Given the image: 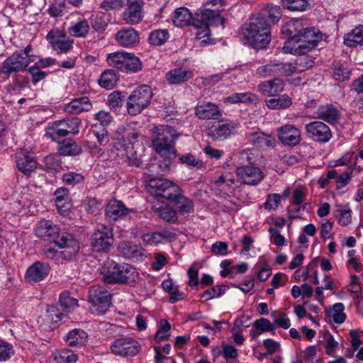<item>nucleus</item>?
Returning <instances> with one entry per match:
<instances>
[{
  "label": "nucleus",
  "mask_w": 363,
  "mask_h": 363,
  "mask_svg": "<svg viewBox=\"0 0 363 363\" xmlns=\"http://www.w3.org/2000/svg\"><path fill=\"white\" fill-rule=\"evenodd\" d=\"M285 38L293 44L296 54H306L313 49L321 40L320 33L313 28L304 27L303 21L292 20L287 22L281 28Z\"/></svg>",
  "instance_id": "f257e3e1"
},
{
  "label": "nucleus",
  "mask_w": 363,
  "mask_h": 363,
  "mask_svg": "<svg viewBox=\"0 0 363 363\" xmlns=\"http://www.w3.org/2000/svg\"><path fill=\"white\" fill-rule=\"evenodd\" d=\"M101 273L106 284L133 286L140 279L135 267L126 263L118 264L115 261L107 262L101 268Z\"/></svg>",
  "instance_id": "f03ea898"
},
{
  "label": "nucleus",
  "mask_w": 363,
  "mask_h": 363,
  "mask_svg": "<svg viewBox=\"0 0 363 363\" xmlns=\"http://www.w3.org/2000/svg\"><path fill=\"white\" fill-rule=\"evenodd\" d=\"M54 242L64 250L59 251L50 245H46L43 248V255L47 259L53 260L57 264L62 262L65 259H71L79 249L78 241L69 233H64L61 238Z\"/></svg>",
  "instance_id": "7ed1b4c3"
},
{
  "label": "nucleus",
  "mask_w": 363,
  "mask_h": 363,
  "mask_svg": "<svg viewBox=\"0 0 363 363\" xmlns=\"http://www.w3.org/2000/svg\"><path fill=\"white\" fill-rule=\"evenodd\" d=\"M224 22V18L218 11L205 9L200 13H196V19L193 22V27L198 30L196 33V39L201 40L202 43H207L210 38L209 26L223 25Z\"/></svg>",
  "instance_id": "20e7f679"
},
{
  "label": "nucleus",
  "mask_w": 363,
  "mask_h": 363,
  "mask_svg": "<svg viewBox=\"0 0 363 363\" xmlns=\"http://www.w3.org/2000/svg\"><path fill=\"white\" fill-rule=\"evenodd\" d=\"M155 133L157 137L152 140V145L156 152L176 157L174 142L178 138L176 130L168 125H160L155 128Z\"/></svg>",
  "instance_id": "39448f33"
},
{
  "label": "nucleus",
  "mask_w": 363,
  "mask_h": 363,
  "mask_svg": "<svg viewBox=\"0 0 363 363\" xmlns=\"http://www.w3.org/2000/svg\"><path fill=\"white\" fill-rule=\"evenodd\" d=\"M147 191L152 196L171 201L179 195L181 188L172 181L162 178H151L145 185Z\"/></svg>",
  "instance_id": "423d86ee"
},
{
  "label": "nucleus",
  "mask_w": 363,
  "mask_h": 363,
  "mask_svg": "<svg viewBox=\"0 0 363 363\" xmlns=\"http://www.w3.org/2000/svg\"><path fill=\"white\" fill-rule=\"evenodd\" d=\"M112 295L109 290L102 286L94 285L89 290V302L91 312L96 315L104 314L111 305Z\"/></svg>",
  "instance_id": "0eeeda50"
},
{
  "label": "nucleus",
  "mask_w": 363,
  "mask_h": 363,
  "mask_svg": "<svg viewBox=\"0 0 363 363\" xmlns=\"http://www.w3.org/2000/svg\"><path fill=\"white\" fill-rule=\"evenodd\" d=\"M152 91L150 86L141 85L135 89L127 99V111L131 116L140 113L150 104Z\"/></svg>",
  "instance_id": "6e6552de"
},
{
  "label": "nucleus",
  "mask_w": 363,
  "mask_h": 363,
  "mask_svg": "<svg viewBox=\"0 0 363 363\" xmlns=\"http://www.w3.org/2000/svg\"><path fill=\"white\" fill-rule=\"evenodd\" d=\"M114 242L112 228L104 224H98L90 238L92 250L97 252H108Z\"/></svg>",
  "instance_id": "1a4fd4ad"
},
{
  "label": "nucleus",
  "mask_w": 363,
  "mask_h": 363,
  "mask_svg": "<svg viewBox=\"0 0 363 363\" xmlns=\"http://www.w3.org/2000/svg\"><path fill=\"white\" fill-rule=\"evenodd\" d=\"M80 125L81 120L77 117L57 121L48 128L45 135L55 141L58 138L66 137L69 134L77 135L79 133Z\"/></svg>",
  "instance_id": "9d476101"
},
{
  "label": "nucleus",
  "mask_w": 363,
  "mask_h": 363,
  "mask_svg": "<svg viewBox=\"0 0 363 363\" xmlns=\"http://www.w3.org/2000/svg\"><path fill=\"white\" fill-rule=\"evenodd\" d=\"M111 352L118 357H133L138 354L140 350L139 342L130 337H123L116 339L110 345Z\"/></svg>",
  "instance_id": "9b49d317"
},
{
  "label": "nucleus",
  "mask_w": 363,
  "mask_h": 363,
  "mask_svg": "<svg viewBox=\"0 0 363 363\" xmlns=\"http://www.w3.org/2000/svg\"><path fill=\"white\" fill-rule=\"evenodd\" d=\"M305 130L308 138L319 143H328L333 136L330 128L320 121H313L306 124Z\"/></svg>",
  "instance_id": "f8f14e48"
},
{
  "label": "nucleus",
  "mask_w": 363,
  "mask_h": 363,
  "mask_svg": "<svg viewBox=\"0 0 363 363\" xmlns=\"http://www.w3.org/2000/svg\"><path fill=\"white\" fill-rule=\"evenodd\" d=\"M24 52L23 50H18L8 57L2 63L3 74L9 76L12 73L26 70L28 61Z\"/></svg>",
  "instance_id": "ddd939ff"
},
{
  "label": "nucleus",
  "mask_w": 363,
  "mask_h": 363,
  "mask_svg": "<svg viewBox=\"0 0 363 363\" xmlns=\"http://www.w3.org/2000/svg\"><path fill=\"white\" fill-rule=\"evenodd\" d=\"M65 232L50 220H40L35 228V235L44 240L56 242L59 240Z\"/></svg>",
  "instance_id": "4468645a"
},
{
  "label": "nucleus",
  "mask_w": 363,
  "mask_h": 363,
  "mask_svg": "<svg viewBox=\"0 0 363 363\" xmlns=\"http://www.w3.org/2000/svg\"><path fill=\"white\" fill-rule=\"evenodd\" d=\"M279 140L286 146L294 147L301 141V130L292 124H285L277 129Z\"/></svg>",
  "instance_id": "2eb2a0df"
},
{
  "label": "nucleus",
  "mask_w": 363,
  "mask_h": 363,
  "mask_svg": "<svg viewBox=\"0 0 363 363\" xmlns=\"http://www.w3.org/2000/svg\"><path fill=\"white\" fill-rule=\"evenodd\" d=\"M236 174L243 184L251 186L257 185L264 178V174L259 168L246 164L238 167Z\"/></svg>",
  "instance_id": "dca6fc26"
},
{
  "label": "nucleus",
  "mask_w": 363,
  "mask_h": 363,
  "mask_svg": "<svg viewBox=\"0 0 363 363\" xmlns=\"http://www.w3.org/2000/svg\"><path fill=\"white\" fill-rule=\"evenodd\" d=\"M143 1L142 0H128L127 7L123 13V20L128 25H136L143 18Z\"/></svg>",
  "instance_id": "f3484780"
},
{
  "label": "nucleus",
  "mask_w": 363,
  "mask_h": 363,
  "mask_svg": "<svg viewBox=\"0 0 363 363\" xmlns=\"http://www.w3.org/2000/svg\"><path fill=\"white\" fill-rule=\"evenodd\" d=\"M292 69L291 63H269L259 67L257 69V74L262 77H267L273 74L289 77L293 74Z\"/></svg>",
  "instance_id": "a211bd4d"
},
{
  "label": "nucleus",
  "mask_w": 363,
  "mask_h": 363,
  "mask_svg": "<svg viewBox=\"0 0 363 363\" xmlns=\"http://www.w3.org/2000/svg\"><path fill=\"white\" fill-rule=\"evenodd\" d=\"M195 115L201 120H218L222 111L216 104L203 101L196 106Z\"/></svg>",
  "instance_id": "6ab92c4d"
},
{
  "label": "nucleus",
  "mask_w": 363,
  "mask_h": 363,
  "mask_svg": "<svg viewBox=\"0 0 363 363\" xmlns=\"http://www.w3.org/2000/svg\"><path fill=\"white\" fill-rule=\"evenodd\" d=\"M236 127L233 122L213 125L207 128L206 134L214 141H222L231 136Z\"/></svg>",
  "instance_id": "aec40b11"
},
{
  "label": "nucleus",
  "mask_w": 363,
  "mask_h": 363,
  "mask_svg": "<svg viewBox=\"0 0 363 363\" xmlns=\"http://www.w3.org/2000/svg\"><path fill=\"white\" fill-rule=\"evenodd\" d=\"M16 167L22 174L29 176L38 167V162L32 153L21 151L16 156Z\"/></svg>",
  "instance_id": "412c9836"
},
{
  "label": "nucleus",
  "mask_w": 363,
  "mask_h": 363,
  "mask_svg": "<svg viewBox=\"0 0 363 363\" xmlns=\"http://www.w3.org/2000/svg\"><path fill=\"white\" fill-rule=\"evenodd\" d=\"M255 30H261L262 33H267V35H271L269 24L267 23L266 18L262 15L259 14L250 18L249 23L245 24L244 28L243 35L245 38H252Z\"/></svg>",
  "instance_id": "4be33fe9"
},
{
  "label": "nucleus",
  "mask_w": 363,
  "mask_h": 363,
  "mask_svg": "<svg viewBox=\"0 0 363 363\" xmlns=\"http://www.w3.org/2000/svg\"><path fill=\"white\" fill-rule=\"evenodd\" d=\"M49 272L48 264L35 262L28 268L25 274V279L28 283H37L43 280Z\"/></svg>",
  "instance_id": "5701e85b"
},
{
  "label": "nucleus",
  "mask_w": 363,
  "mask_h": 363,
  "mask_svg": "<svg viewBox=\"0 0 363 363\" xmlns=\"http://www.w3.org/2000/svg\"><path fill=\"white\" fill-rule=\"evenodd\" d=\"M130 212V209L126 208L123 203L116 199L109 201L106 207V218L109 221H116L119 218H123Z\"/></svg>",
  "instance_id": "b1692460"
},
{
  "label": "nucleus",
  "mask_w": 363,
  "mask_h": 363,
  "mask_svg": "<svg viewBox=\"0 0 363 363\" xmlns=\"http://www.w3.org/2000/svg\"><path fill=\"white\" fill-rule=\"evenodd\" d=\"M116 40L121 46L133 48L140 42L139 33L133 28L121 29L116 35Z\"/></svg>",
  "instance_id": "393cba45"
},
{
  "label": "nucleus",
  "mask_w": 363,
  "mask_h": 363,
  "mask_svg": "<svg viewBox=\"0 0 363 363\" xmlns=\"http://www.w3.org/2000/svg\"><path fill=\"white\" fill-rule=\"evenodd\" d=\"M316 118L330 124H335L340 118V111L331 104L319 106L316 110Z\"/></svg>",
  "instance_id": "a878e982"
},
{
  "label": "nucleus",
  "mask_w": 363,
  "mask_h": 363,
  "mask_svg": "<svg viewBox=\"0 0 363 363\" xmlns=\"http://www.w3.org/2000/svg\"><path fill=\"white\" fill-rule=\"evenodd\" d=\"M284 81L280 78H274L261 82L257 90L264 95L277 96L284 91Z\"/></svg>",
  "instance_id": "bb28decb"
},
{
  "label": "nucleus",
  "mask_w": 363,
  "mask_h": 363,
  "mask_svg": "<svg viewBox=\"0 0 363 363\" xmlns=\"http://www.w3.org/2000/svg\"><path fill=\"white\" fill-rule=\"evenodd\" d=\"M196 15L193 16L190 11L184 7L177 9L172 17L174 25L177 27L193 26Z\"/></svg>",
  "instance_id": "cd10ccee"
},
{
  "label": "nucleus",
  "mask_w": 363,
  "mask_h": 363,
  "mask_svg": "<svg viewBox=\"0 0 363 363\" xmlns=\"http://www.w3.org/2000/svg\"><path fill=\"white\" fill-rule=\"evenodd\" d=\"M92 108V104L89 99L82 96L72 99L65 106V111L71 114H77L83 111H89Z\"/></svg>",
  "instance_id": "c85d7f7f"
},
{
  "label": "nucleus",
  "mask_w": 363,
  "mask_h": 363,
  "mask_svg": "<svg viewBox=\"0 0 363 363\" xmlns=\"http://www.w3.org/2000/svg\"><path fill=\"white\" fill-rule=\"evenodd\" d=\"M65 340L69 347H82L86 345L88 340V335L84 330L75 328L67 333L65 337Z\"/></svg>",
  "instance_id": "c756f323"
},
{
  "label": "nucleus",
  "mask_w": 363,
  "mask_h": 363,
  "mask_svg": "<svg viewBox=\"0 0 363 363\" xmlns=\"http://www.w3.org/2000/svg\"><path fill=\"white\" fill-rule=\"evenodd\" d=\"M249 141L255 146L267 148H273L276 144L274 137L262 132L251 133L249 135Z\"/></svg>",
  "instance_id": "7c9ffc66"
},
{
  "label": "nucleus",
  "mask_w": 363,
  "mask_h": 363,
  "mask_svg": "<svg viewBox=\"0 0 363 363\" xmlns=\"http://www.w3.org/2000/svg\"><path fill=\"white\" fill-rule=\"evenodd\" d=\"M170 202L174 203L178 213L181 215H189L194 213V203L191 199L185 197L182 194V189L179 191V195L174 196Z\"/></svg>",
  "instance_id": "2f4dec72"
},
{
  "label": "nucleus",
  "mask_w": 363,
  "mask_h": 363,
  "mask_svg": "<svg viewBox=\"0 0 363 363\" xmlns=\"http://www.w3.org/2000/svg\"><path fill=\"white\" fill-rule=\"evenodd\" d=\"M192 72L183 68H175L166 74V79L169 84H179L188 81L192 77Z\"/></svg>",
  "instance_id": "473e14b6"
},
{
  "label": "nucleus",
  "mask_w": 363,
  "mask_h": 363,
  "mask_svg": "<svg viewBox=\"0 0 363 363\" xmlns=\"http://www.w3.org/2000/svg\"><path fill=\"white\" fill-rule=\"evenodd\" d=\"M118 72L114 69H106L98 79L99 85L106 89L110 90L115 87L118 81Z\"/></svg>",
  "instance_id": "72a5a7b5"
},
{
  "label": "nucleus",
  "mask_w": 363,
  "mask_h": 363,
  "mask_svg": "<svg viewBox=\"0 0 363 363\" xmlns=\"http://www.w3.org/2000/svg\"><path fill=\"white\" fill-rule=\"evenodd\" d=\"M62 314L55 307L48 308L42 318L45 328L50 330H54L57 327L58 323L62 320Z\"/></svg>",
  "instance_id": "f704fd0d"
},
{
  "label": "nucleus",
  "mask_w": 363,
  "mask_h": 363,
  "mask_svg": "<svg viewBox=\"0 0 363 363\" xmlns=\"http://www.w3.org/2000/svg\"><path fill=\"white\" fill-rule=\"evenodd\" d=\"M252 38H245L247 43L255 49L265 48L271 41V35L255 30Z\"/></svg>",
  "instance_id": "c9c22d12"
},
{
  "label": "nucleus",
  "mask_w": 363,
  "mask_h": 363,
  "mask_svg": "<svg viewBox=\"0 0 363 363\" xmlns=\"http://www.w3.org/2000/svg\"><path fill=\"white\" fill-rule=\"evenodd\" d=\"M82 148L81 145L74 140H64L60 143L58 153L63 156H76L82 153Z\"/></svg>",
  "instance_id": "e433bc0d"
},
{
  "label": "nucleus",
  "mask_w": 363,
  "mask_h": 363,
  "mask_svg": "<svg viewBox=\"0 0 363 363\" xmlns=\"http://www.w3.org/2000/svg\"><path fill=\"white\" fill-rule=\"evenodd\" d=\"M122 72L135 73L140 71L143 68L141 60L133 53L128 52Z\"/></svg>",
  "instance_id": "4c0bfd02"
},
{
  "label": "nucleus",
  "mask_w": 363,
  "mask_h": 363,
  "mask_svg": "<svg viewBox=\"0 0 363 363\" xmlns=\"http://www.w3.org/2000/svg\"><path fill=\"white\" fill-rule=\"evenodd\" d=\"M90 30L89 22L86 19L79 20L69 28V33L76 38H85Z\"/></svg>",
  "instance_id": "58836bf2"
},
{
  "label": "nucleus",
  "mask_w": 363,
  "mask_h": 363,
  "mask_svg": "<svg viewBox=\"0 0 363 363\" xmlns=\"http://www.w3.org/2000/svg\"><path fill=\"white\" fill-rule=\"evenodd\" d=\"M301 56L296 60L294 65L292 64L293 74L303 72L306 69L311 68L314 65L312 57L305 54H299Z\"/></svg>",
  "instance_id": "ea45409f"
},
{
  "label": "nucleus",
  "mask_w": 363,
  "mask_h": 363,
  "mask_svg": "<svg viewBox=\"0 0 363 363\" xmlns=\"http://www.w3.org/2000/svg\"><path fill=\"white\" fill-rule=\"evenodd\" d=\"M169 37L167 30L157 29L152 30L148 37V42L151 45L160 46L164 44Z\"/></svg>",
  "instance_id": "a19ab883"
},
{
  "label": "nucleus",
  "mask_w": 363,
  "mask_h": 363,
  "mask_svg": "<svg viewBox=\"0 0 363 363\" xmlns=\"http://www.w3.org/2000/svg\"><path fill=\"white\" fill-rule=\"evenodd\" d=\"M291 98L286 94L277 99L273 98L266 100V105L270 109H284L291 106Z\"/></svg>",
  "instance_id": "79ce46f5"
},
{
  "label": "nucleus",
  "mask_w": 363,
  "mask_h": 363,
  "mask_svg": "<svg viewBox=\"0 0 363 363\" xmlns=\"http://www.w3.org/2000/svg\"><path fill=\"white\" fill-rule=\"evenodd\" d=\"M55 363H75L78 360V355L69 349H63L54 354Z\"/></svg>",
  "instance_id": "37998d69"
},
{
  "label": "nucleus",
  "mask_w": 363,
  "mask_h": 363,
  "mask_svg": "<svg viewBox=\"0 0 363 363\" xmlns=\"http://www.w3.org/2000/svg\"><path fill=\"white\" fill-rule=\"evenodd\" d=\"M127 52H116L108 54L106 57L107 63L113 67L122 71L124 63L125 62Z\"/></svg>",
  "instance_id": "c03bdc74"
},
{
  "label": "nucleus",
  "mask_w": 363,
  "mask_h": 363,
  "mask_svg": "<svg viewBox=\"0 0 363 363\" xmlns=\"http://www.w3.org/2000/svg\"><path fill=\"white\" fill-rule=\"evenodd\" d=\"M345 44L349 47H354L362 43L363 45V26H359L347 34L345 39Z\"/></svg>",
  "instance_id": "a18cd8bd"
},
{
  "label": "nucleus",
  "mask_w": 363,
  "mask_h": 363,
  "mask_svg": "<svg viewBox=\"0 0 363 363\" xmlns=\"http://www.w3.org/2000/svg\"><path fill=\"white\" fill-rule=\"evenodd\" d=\"M158 216L167 222L174 223L177 220V213L172 208L166 205L164 207L155 208Z\"/></svg>",
  "instance_id": "49530a36"
},
{
  "label": "nucleus",
  "mask_w": 363,
  "mask_h": 363,
  "mask_svg": "<svg viewBox=\"0 0 363 363\" xmlns=\"http://www.w3.org/2000/svg\"><path fill=\"white\" fill-rule=\"evenodd\" d=\"M119 248L124 255L128 258H135L143 255V249L137 245H131L129 242L122 243Z\"/></svg>",
  "instance_id": "de8ad7c7"
},
{
  "label": "nucleus",
  "mask_w": 363,
  "mask_h": 363,
  "mask_svg": "<svg viewBox=\"0 0 363 363\" xmlns=\"http://www.w3.org/2000/svg\"><path fill=\"white\" fill-rule=\"evenodd\" d=\"M226 289L227 286L225 285H217L206 290L201 294V297L203 299L204 301H206L223 295L225 293Z\"/></svg>",
  "instance_id": "09e8293b"
},
{
  "label": "nucleus",
  "mask_w": 363,
  "mask_h": 363,
  "mask_svg": "<svg viewBox=\"0 0 363 363\" xmlns=\"http://www.w3.org/2000/svg\"><path fill=\"white\" fill-rule=\"evenodd\" d=\"M65 8L66 3L65 1L54 0L48 9V13L53 18L62 16Z\"/></svg>",
  "instance_id": "8fccbe9b"
},
{
  "label": "nucleus",
  "mask_w": 363,
  "mask_h": 363,
  "mask_svg": "<svg viewBox=\"0 0 363 363\" xmlns=\"http://www.w3.org/2000/svg\"><path fill=\"white\" fill-rule=\"evenodd\" d=\"M62 179L66 185L74 186L77 184H83L84 177L80 173L69 172L62 175Z\"/></svg>",
  "instance_id": "3c124183"
},
{
  "label": "nucleus",
  "mask_w": 363,
  "mask_h": 363,
  "mask_svg": "<svg viewBox=\"0 0 363 363\" xmlns=\"http://www.w3.org/2000/svg\"><path fill=\"white\" fill-rule=\"evenodd\" d=\"M345 306L342 303H337L333 305L330 311V316L333 318L334 323L340 324L345 320L346 315L343 312Z\"/></svg>",
  "instance_id": "603ef678"
},
{
  "label": "nucleus",
  "mask_w": 363,
  "mask_h": 363,
  "mask_svg": "<svg viewBox=\"0 0 363 363\" xmlns=\"http://www.w3.org/2000/svg\"><path fill=\"white\" fill-rule=\"evenodd\" d=\"M171 325L167 320H162L160 326L155 335V340L160 342L167 340L170 336Z\"/></svg>",
  "instance_id": "864d4df0"
},
{
  "label": "nucleus",
  "mask_w": 363,
  "mask_h": 363,
  "mask_svg": "<svg viewBox=\"0 0 363 363\" xmlns=\"http://www.w3.org/2000/svg\"><path fill=\"white\" fill-rule=\"evenodd\" d=\"M90 23L92 28L99 33H104L108 26L105 18L102 16L98 14L92 15L90 17Z\"/></svg>",
  "instance_id": "5fc2aeb1"
},
{
  "label": "nucleus",
  "mask_w": 363,
  "mask_h": 363,
  "mask_svg": "<svg viewBox=\"0 0 363 363\" xmlns=\"http://www.w3.org/2000/svg\"><path fill=\"white\" fill-rule=\"evenodd\" d=\"M43 169L46 171L55 170L60 167V159L57 155H50L43 158Z\"/></svg>",
  "instance_id": "6e6d98bb"
},
{
  "label": "nucleus",
  "mask_w": 363,
  "mask_h": 363,
  "mask_svg": "<svg viewBox=\"0 0 363 363\" xmlns=\"http://www.w3.org/2000/svg\"><path fill=\"white\" fill-rule=\"evenodd\" d=\"M60 303L61 306L65 310H70L77 306V299L70 296L69 291H63L60 296Z\"/></svg>",
  "instance_id": "4d7b16f0"
},
{
  "label": "nucleus",
  "mask_w": 363,
  "mask_h": 363,
  "mask_svg": "<svg viewBox=\"0 0 363 363\" xmlns=\"http://www.w3.org/2000/svg\"><path fill=\"white\" fill-rule=\"evenodd\" d=\"M14 354L13 347L11 344L0 340V362H6Z\"/></svg>",
  "instance_id": "13d9d810"
},
{
  "label": "nucleus",
  "mask_w": 363,
  "mask_h": 363,
  "mask_svg": "<svg viewBox=\"0 0 363 363\" xmlns=\"http://www.w3.org/2000/svg\"><path fill=\"white\" fill-rule=\"evenodd\" d=\"M117 135H122L123 138L128 143L138 137V133L133 130L130 125H121L117 129Z\"/></svg>",
  "instance_id": "bf43d9fd"
},
{
  "label": "nucleus",
  "mask_w": 363,
  "mask_h": 363,
  "mask_svg": "<svg viewBox=\"0 0 363 363\" xmlns=\"http://www.w3.org/2000/svg\"><path fill=\"white\" fill-rule=\"evenodd\" d=\"M282 3L291 11H304L308 6L307 0H282Z\"/></svg>",
  "instance_id": "052dcab7"
},
{
  "label": "nucleus",
  "mask_w": 363,
  "mask_h": 363,
  "mask_svg": "<svg viewBox=\"0 0 363 363\" xmlns=\"http://www.w3.org/2000/svg\"><path fill=\"white\" fill-rule=\"evenodd\" d=\"M180 161L182 164H185L189 167H196L199 169L204 166L202 160L191 154H186L180 157Z\"/></svg>",
  "instance_id": "680f3d73"
},
{
  "label": "nucleus",
  "mask_w": 363,
  "mask_h": 363,
  "mask_svg": "<svg viewBox=\"0 0 363 363\" xmlns=\"http://www.w3.org/2000/svg\"><path fill=\"white\" fill-rule=\"evenodd\" d=\"M124 96L119 91H114L108 96V104L112 108L122 106L124 101Z\"/></svg>",
  "instance_id": "e2e57ef3"
},
{
  "label": "nucleus",
  "mask_w": 363,
  "mask_h": 363,
  "mask_svg": "<svg viewBox=\"0 0 363 363\" xmlns=\"http://www.w3.org/2000/svg\"><path fill=\"white\" fill-rule=\"evenodd\" d=\"M73 40H60L53 42L52 48L58 54L65 53L72 48Z\"/></svg>",
  "instance_id": "0e129e2a"
},
{
  "label": "nucleus",
  "mask_w": 363,
  "mask_h": 363,
  "mask_svg": "<svg viewBox=\"0 0 363 363\" xmlns=\"http://www.w3.org/2000/svg\"><path fill=\"white\" fill-rule=\"evenodd\" d=\"M253 327L260 330L261 333L272 331L276 329V326L272 324L269 320L264 318L255 320L253 323Z\"/></svg>",
  "instance_id": "69168bd1"
},
{
  "label": "nucleus",
  "mask_w": 363,
  "mask_h": 363,
  "mask_svg": "<svg viewBox=\"0 0 363 363\" xmlns=\"http://www.w3.org/2000/svg\"><path fill=\"white\" fill-rule=\"evenodd\" d=\"M28 72L31 75V81L33 84H36L48 76L47 72L40 70V68L35 65L29 67Z\"/></svg>",
  "instance_id": "338daca9"
},
{
  "label": "nucleus",
  "mask_w": 363,
  "mask_h": 363,
  "mask_svg": "<svg viewBox=\"0 0 363 363\" xmlns=\"http://www.w3.org/2000/svg\"><path fill=\"white\" fill-rule=\"evenodd\" d=\"M271 241L277 246L281 247L286 243L285 238L281 235L280 230L277 228L271 227L269 229Z\"/></svg>",
  "instance_id": "774afa93"
}]
</instances>
